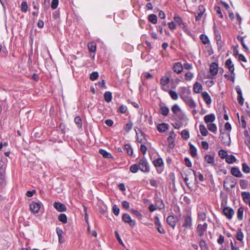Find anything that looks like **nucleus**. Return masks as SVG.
<instances>
[{"mask_svg":"<svg viewBox=\"0 0 250 250\" xmlns=\"http://www.w3.org/2000/svg\"><path fill=\"white\" fill-rule=\"evenodd\" d=\"M182 96V99L185 102L186 104L190 108H195L196 106L195 102L193 100L192 98L189 95L187 96Z\"/></svg>","mask_w":250,"mask_h":250,"instance_id":"2","label":"nucleus"},{"mask_svg":"<svg viewBox=\"0 0 250 250\" xmlns=\"http://www.w3.org/2000/svg\"><path fill=\"white\" fill-rule=\"evenodd\" d=\"M28 8V5L26 1H23L21 4V11L23 12H26Z\"/></svg>","mask_w":250,"mask_h":250,"instance_id":"56","label":"nucleus"},{"mask_svg":"<svg viewBox=\"0 0 250 250\" xmlns=\"http://www.w3.org/2000/svg\"><path fill=\"white\" fill-rule=\"evenodd\" d=\"M74 121L79 128H81L82 126V123L81 118L79 116H77L74 119Z\"/></svg>","mask_w":250,"mask_h":250,"instance_id":"49","label":"nucleus"},{"mask_svg":"<svg viewBox=\"0 0 250 250\" xmlns=\"http://www.w3.org/2000/svg\"><path fill=\"white\" fill-rule=\"evenodd\" d=\"M201 94L205 103L208 104H210L211 103V100L208 93L207 92H203Z\"/></svg>","mask_w":250,"mask_h":250,"instance_id":"23","label":"nucleus"},{"mask_svg":"<svg viewBox=\"0 0 250 250\" xmlns=\"http://www.w3.org/2000/svg\"><path fill=\"white\" fill-rule=\"evenodd\" d=\"M236 238L237 240L242 242L244 238V234L242 231V230L241 229H239L237 230L236 234Z\"/></svg>","mask_w":250,"mask_h":250,"instance_id":"30","label":"nucleus"},{"mask_svg":"<svg viewBox=\"0 0 250 250\" xmlns=\"http://www.w3.org/2000/svg\"><path fill=\"white\" fill-rule=\"evenodd\" d=\"M123 221L127 223L131 228H133L136 225V222L134 220H132L130 215L127 213H125L122 216Z\"/></svg>","mask_w":250,"mask_h":250,"instance_id":"7","label":"nucleus"},{"mask_svg":"<svg viewBox=\"0 0 250 250\" xmlns=\"http://www.w3.org/2000/svg\"><path fill=\"white\" fill-rule=\"evenodd\" d=\"M172 69L175 73L179 74L183 71V65L180 62H175L173 65Z\"/></svg>","mask_w":250,"mask_h":250,"instance_id":"12","label":"nucleus"},{"mask_svg":"<svg viewBox=\"0 0 250 250\" xmlns=\"http://www.w3.org/2000/svg\"><path fill=\"white\" fill-rule=\"evenodd\" d=\"M190 94V91L186 87H181L179 88V95L182 99V96H187Z\"/></svg>","mask_w":250,"mask_h":250,"instance_id":"18","label":"nucleus"},{"mask_svg":"<svg viewBox=\"0 0 250 250\" xmlns=\"http://www.w3.org/2000/svg\"><path fill=\"white\" fill-rule=\"evenodd\" d=\"M168 125L166 123H162L161 124H159L157 125V128L159 132H164L167 130L168 129Z\"/></svg>","mask_w":250,"mask_h":250,"instance_id":"21","label":"nucleus"},{"mask_svg":"<svg viewBox=\"0 0 250 250\" xmlns=\"http://www.w3.org/2000/svg\"><path fill=\"white\" fill-rule=\"evenodd\" d=\"M221 132V134L220 136V138L221 139V142L225 145L229 146L230 144V136L229 134H225L222 132V130H220Z\"/></svg>","mask_w":250,"mask_h":250,"instance_id":"8","label":"nucleus"},{"mask_svg":"<svg viewBox=\"0 0 250 250\" xmlns=\"http://www.w3.org/2000/svg\"><path fill=\"white\" fill-rule=\"evenodd\" d=\"M200 39L204 44H207L209 42L208 37L204 34H201L200 35Z\"/></svg>","mask_w":250,"mask_h":250,"instance_id":"42","label":"nucleus"},{"mask_svg":"<svg viewBox=\"0 0 250 250\" xmlns=\"http://www.w3.org/2000/svg\"><path fill=\"white\" fill-rule=\"evenodd\" d=\"M244 208L242 207H240L237 212V217L238 220H242L243 216Z\"/></svg>","mask_w":250,"mask_h":250,"instance_id":"38","label":"nucleus"},{"mask_svg":"<svg viewBox=\"0 0 250 250\" xmlns=\"http://www.w3.org/2000/svg\"><path fill=\"white\" fill-rule=\"evenodd\" d=\"M112 211L114 215L118 216L120 212V208L116 205H114L112 207Z\"/></svg>","mask_w":250,"mask_h":250,"instance_id":"61","label":"nucleus"},{"mask_svg":"<svg viewBox=\"0 0 250 250\" xmlns=\"http://www.w3.org/2000/svg\"><path fill=\"white\" fill-rule=\"evenodd\" d=\"M174 20L175 22L177 23L180 26L182 27H184L185 26L182 20L179 16H176L174 18Z\"/></svg>","mask_w":250,"mask_h":250,"instance_id":"43","label":"nucleus"},{"mask_svg":"<svg viewBox=\"0 0 250 250\" xmlns=\"http://www.w3.org/2000/svg\"><path fill=\"white\" fill-rule=\"evenodd\" d=\"M207 127L208 129L212 132L215 133L217 131V126L213 123L207 124Z\"/></svg>","mask_w":250,"mask_h":250,"instance_id":"36","label":"nucleus"},{"mask_svg":"<svg viewBox=\"0 0 250 250\" xmlns=\"http://www.w3.org/2000/svg\"><path fill=\"white\" fill-rule=\"evenodd\" d=\"M213 29H214V33L215 40H218L219 39H221V35H220L219 31L217 29V28L215 26H214Z\"/></svg>","mask_w":250,"mask_h":250,"instance_id":"48","label":"nucleus"},{"mask_svg":"<svg viewBox=\"0 0 250 250\" xmlns=\"http://www.w3.org/2000/svg\"><path fill=\"white\" fill-rule=\"evenodd\" d=\"M204 120L207 124H208L213 123L215 121V116L213 113H211L206 115L204 118Z\"/></svg>","mask_w":250,"mask_h":250,"instance_id":"17","label":"nucleus"},{"mask_svg":"<svg viewBox=\"0 0 250 250\" xmlns=\"http://www.w3.org/2000/svg\"><path fill=\"white\" fill-rule=\"evenodd\" d=\"M218 71V65L216 62H212L209 66V72L212 76H215Z\"/></svg>","mask_w":250,"mask_h":250,"instance_id":"11","label":"nucleus"},{"mask_svg":"<svg viewBox=\"0 0 250 250\" xmlns=\"http://www.w3.org/2000/svg\"><path fill=\"white\" fill-rule=\"evenodd\" d=\"M139 167L142 171L144 172H147L149 171L148 164L145 159H142L139 161Z\"/></svg>","mask_w":250,"mask_h":250,"instance_id":"5","label":"nucleus"},{"mask_svg":"<svg viewBox=\"0 0 250 250\" xmlns=\"http://www.w3.org/2000/svg\"><path fill=\"white\" fill-rule=\"evenodd\" d=\"M236 159L233 155H228L226 158V161L228 164H232L236 161Z\"/></svg>","mask_w":250,"mask_h":250,"instance_id":"31","label":"nucleus"},{"mask_svg":"<svg viewBox=\"0 0 250 250\" xmlns=\"http://www.w3.org/2000/svg\"><path fill=\"white\" fill-rule=\"evenodd\" d=\"M219 155L221 158H226L228 156L227 152L226 150L221 149L219 151Z\"/></svg>","mask_w":250,"mask_h":250,"instance_id":"58","label":"nucleus"},{"mask_svg":"<svg viewBox=\"0 0 250 250\" xmlns=\"http://www.w3.org/2000/svg\"><path fill=\"white\" fill-rule=\"evenodd\" d=\"M171 80H169L165 75L160 80V83L162 85V89L167 91V89L165 88V86L170 82Z\"/></svg>","mask_w":250,"mask_h":250,"instance_id":"19","label":"nucleus"},{"mask_svg":"<svg viewBox=\"0 0 250 250\" xmlns=\"http://www.w3.org/2000/svg\"><path fill=\"white\" fill-rule=\"evenodd\" d=\"M56 232L57 235L59 237V241L60 243H62L63 242V240H62L63 236H62V229H59V228H57Z\"/></svg>","mask_w":250,"mask_h":250,"instance_id":"34","label":"nucleus"},{"mask_svg":"<svg viewBox=\"0 0 250 250\" xmlns=\"http://www.w3.org/2000/svg\"><path fill=\"white\" fill-rule=\"evenodd\" d=\"M139 168V166H138L137 164H134V165H132L130 167V170L132 173H136L137 172Z\"/></svg>","mask_w":250,"mask_h":250,"instance_id":"57","label":"nucleus"},{"mask_svg":"<svg viewBox=\"0 0 250 250\" xmlns=\"http://www.w3.org/2000/svg\"><path fill=\"white\" fill-rule=\"evenodd\" d=\"M199 130L203 136H206L208 135V131L204 125H199Z\"/></svg>","mask_w":250,"mask_h":250,"instance_id":"37","label":"nucleus"},{"mask_svg":"<svg viewBox=\"0 0 250 250\" xmlns=\"http://www.w3.org/2000/svg\"><path fill=\"white\" fill-rule=\"evenodd\" d=\"M248 181H247L246 180H244V179L240 180V187L241 188H242V189L246 188L248 187Z\"/></svg>","mask_w":250,"mask_h":250,"instance_id":"46","label":"nucleus"},{"mask_svg":"<svg viewBox=\"0 0 250 250\" xmlns=\"http://www.w3.org/2000/svg\"><path fill=\"white\" fill-rule=\"evenodd\" d=\"M205 161L208 164L214 166L215 165L214 163V157L210 155H206L205 156Z\"/></svg>","mask_w":250,"mask_h":250,"instance_id":"25","label":"nucleus"},{"mask_svg":"<svg viewBox=\"0 0 250 250\" xmlns=\"http://www.w3.org/2000/svg\"><path fill=\"white\" fill-rule=\"evenodd\" d=\"M6 185L5 172L3 170H0V189H2Z\"/></svg>","mask_w":250,"mask_h":250,"instance_id":"9","label":"nucleus"},{"mask_svg":"<svg viewBox=\"0 0 250 250\" xmlns=\"http://www.w3.org/2000/svg\"><path fill=\"white\" fill-rule=\"evenodd\" d=\"M199 246L202 250H205L207 248L206 242L203 239H201L200 241Z\"/></svg>","mask_w":250,"mask_h":250,"instance_id":"63","label":"nucleus"},{"mask_svg":"<svg viewBox=\"0 0 250 250\" xmlns=\"http://www.w3.org/2000/svg\"><path fill=\"white\" fill-rule=\"evenodd\" d=\"M59 3V0H52L51 2V8L53 9H56Z\"/></svg>","mask_w":250,"mask_h":250,"instance_id":"64","label":"nucleus"},{"mask_svg":"<svg viewBox=\"0 0 250 250\" xmlns=\"http://www.w3.org/2000/svg\"><path fill=\"white\" fill-rule=\"evenodd\" d=\"M125 148L128 155H132L133 154V149L129 145H125Z\"/></svg>","mask_w":250,"mask_h":250,"instance_id":"51","label":"nucleus"},{"mask_svg":"<svg viewBox=\"0 0 250 250\" xmlns=\"http://www.w3.org/2000/svg\"><path fill=\"white\" fill-rule=\"evenodd\" d=\"M88 50L91 52H95L96 50V44L94 42H89L87 44Z\"/></svg>","mask_w":250,"mask_h":250,"instance_id":"39","label":"nucleus"},{"mask_svg":"<svg viewBox=\"0 0 250 250\" xmlns=\"http://www.w3.org/2000/svg\"><path fill=\"white\" fill-rule=\"evenodd\" d=\"M241 195L246 204H249L250 203V193L249 192H242Z\"/></svg>","mask_w":250,"mask_h":250,"instance_id":"22","label":"nucleus"},{"mask_svg":"<svg viewBox=\"0 0 250 250\" xmlns=\"http://www.w3.org/2000/svg\"><path fill=\"white\" fill-rule=\"evenodd\" d=\"M133 125V124L131 122H129L125 125V131L126 132H128L132 128Z\"/></svg>","mask_w":250,"mask_h":250,"instance_id":"60","label":"nucleus"},{"mask_svg":"<svg viewBox=\"0 0 250 250\" xmlns=\"http://www.w3.org/2000/svg\"><path fill=\"white\" fill-rule=\"evenodd\" d=\"M225 65L230 72V79L232 82L235 80V73H234V67L230 59H228L225 62Z\"/></svg>","mask_w":250,"mask_h":250,"instance_id":"1","label":"nucleus"},{"mask_svg":"<svg viewBox=\"0 0 250 250\" xmlns=\"http://www.w3.org/2000/svg\"><path fill=\"white\" fill-rule=\"evenodd\" d=\"M233 210L229 207H226L223 209V214L229 219H231L234 214Z\"/></svg>","mask_w":250,"mask_h":250,"instance_id":"10","label":"nucleus"},{"mask_svg":"<svg viewBox=\"0 0 250 250\" xmlns=\"http://www.w3.org/2000/svg\"><path fill=\"white\" fill-rule=\"evenodd\" d=\"M206 214L204 212H200L198 214V219L199 221H204L206 219Z\"/></svg>","mask_w":250,"mask_h":250,"instance_id":"45","label":"nucleus"},{"mask_svg":"<svg viewBox=\"0 0 250 250\" xmlns=\"http://www.w3.org/2000/svg\"><path fill=\"white\" fill-rule=\"evenodd\" d=\"M193 77V74L191 72L188 71L185 75V79L186 81H190Z\"/></svg>","mask_w":250,"mask_h":250,"instance_id":"47","label":"nucleus"},{"mask_svg":"<svg viewBox=\"0 0 250 250\" xmlns=\"http://www.w3.org/2000/svg\"><path fill=\"white\" fill-rule=\"evenodd\" d=\"M148 20L150 22L155 24L157 22V17L156 15L152 14L148 16Z\"/></svg>","mask_w":250,"mask_h":250,"instance_id":"33","label":"nucleus"},{"mask_svg":"<svg viewBox=\"0 0 250 250\" xmlns=\"http://www.w3.org/2000/svg\"><path fill=\"white\" fill-rule=\"evenodd\" d=\"M153 163L155 167H160L162 166L164 164L162 158H159L153 162Z\"/></svg>","mask_w":250,"mask_h":250,"instance_id":"35","label":"nucleus"},{"mask_svg":"<svg viewBox=\"0 0 250 250\" xmlns=\"http://www.w3.org/2000/svg\"><path fill=\"white\" fill-rule=\"evenodd\" d=\"M58 220L63 224H66L67 221V218L65 214L61 213L58 217Z\"/></svg>","mask_w":250,"mask_h":250,"instance_id":"40","label":"nucleus"},{"mask_svg":"<svg viewBox=\"0 0 250 250\" xmlns=\"http://www.w3.org/2000/svg\"><path fill=\"white\" fill-rule=\"evenodd\" d=\"M190 154L191 156L195 157L197 156V149L190 143H189Z\"/></svg>","mask_w":250,"mask_h":250,"instance_id":"26","label":"nucleus"},{"mask_svg":"<svg viewBox=\"0 0 250 250\" xmlns=\"http://www.w3.org/2000/svg\"><path fill=\"white\" fill-rule=\"evenodd\" d=\"M169 80H171V78H174L176 76L175 73L171 71H167L165 75Z\"/></svg>","mask_w":250,"mask_h":250,"instance_id":"53","label":"nucleus"},{"mask_svg":"<svg viewBox=\"0 0 250 250\" xmlns=\"http://www.w3.org/2000/svg\"><path fill=\"white\" fill-rule=\"evenodd\" d=\"M242 170L246 173H249L250 172V168L246 163L242 164Z\"/></svg>","mask_w":250,"mask_h":250,"instance_id":"52","label":"nucleus"},{"mask_svg":"<svg viewBox=\"0 0 250 250\" xmlns=\"http://www.w3.org/2000/svg\"><path fill=\"white\" fill-rule=\"evenodd\" d=\"M171 110L172 112L177 116V117L181 120H184L185 118V115L180 113L181 111L180 107L177 104H174L171 107Z\"/></svg>","mask_w":250,"mask_h":250,"instance_id":"6","label":"nucleus"},{"mask_svg":"<svg viewBox=\"0 0 250 250\" xmlns=\"http://www.w3.org/2000/svg\"><path fill=\"white\" fill-rule=\"evenodd\" d=\"M53 206L55 209L59 212H63L66 210L65 206L60 202H55Z\"/></svg>","mask_w":250,"mask_h":250,"instance_id":"15","label":"nucleus"},{"mask_svg":"<svg viewBox=\"0 0 250 250\" xmlns=\"http://www.w3.org/2000/svg\"><path fill=\"white\" fill-rule=\"evenodd\" d=\"M193 89L195 93H199L202 90L203 87L201 83L196 82L193 85Z\"/></svg>","mask_w":250,"mask_h":250,"instance_id":"24","label":"nucleus"},{"mask_svg":"<svg viewBox=\"0 0 250 250\" xmlns=\"http://www.w3.org/2000/svg\"><path fill=\"white\" fill-rule=\"evenodd\" d=\"M206 9L204 6L202 5H200L198 6V10H197V15L195 16V20L196 21L200 20L201 17L204 14Z\"/></svg>","mask_w":250,"mask_h":250,"instance_id":"13","label":"nucleus"},{"mask_svg":"<svg viewBox=\"0 0 250 250\" xmlns=\"http://www.w3.org/2000/svg\"><path fill=\"white\" fill-rule=\"evenodd\" d=\"M184 223L183 227L186 229H191L192 226V220L190 215L187 214L183 216Z\"/></svg>","mask_w":250,"mask_h":250,"instance_id":"4","label":"nucleus"},{"mask_svg":"<svg viewBox=\"0 0 250 250\" xmlns=\"http://www.w3.org/2000/svg\"><path fill=\"white\" fill-rule=\"evenodd\" d=\"M182 138L185 140H187L189 137L188 132L185 129L181 132Z\"/></svg>","mask_w":250,"mask_h":250,"instance_id":"50","label":"nucleus"},{"mask_svg":"<svg viewBox=\"0 0 250 250\" xmlns=\"http://www.w3.org/2000/svg\"><path fill=\"white\" fill-rule=\"evenodd\" d=\"M176 221L177 219L173 215H169L167 219V224L173 229L175 227Z\"/></svg>","mask_w":250,"mask_h":250,"instance_id":"16","label":"nucleus"},{"mask_svg":"<svg viewBox=\"0 0 250 250\" xmlns=\"http://www.w3.org/2000/svg\"><path fill=\"white\" fill-rule=\"evenodd\" d=\"M169 94L173 100H176L178 99V95L175 91L170 90L169 91Z\"/></svg>","mask_w":250,"mask_h":250,"instance_id":"54","label":"nucleus"},{"mask_svg":"<svg viewBox=\"0 0 250 250\" xmlns=\"http://www.w3.org/2000/svg\"><path fill=\"white\" fill-rule=\"evenodd\" d=\"M127 111V107L126 106L122 105H121L118 109V111L121 113H125Z\"/></svg>","mask_w":250,"mask_h":250,"instance_id":"62","label":"nucleus"},{"mask_svg":"<svg viewBox=\"0 0 250 250\" xmlns=\"http://www.w3.org/2000/svg\"><path fill=\"white\" fill-rule=\"evenodd\" d=\"M104 100L107 102L109 103L112 100V93L111 92L109 91H106L104 93Z\"/></svg>","mask_w":250,"mask_h":250,"instance_id":"28","label":"nucleus"},{"mask_svg":"<svg viewBox=\"0 0 250 250\" xmlns=\"http://www.w3.org/2000/svg\"><path fill=\"white\" fill-rule=\"evenodd\" d=\"M99 77V74L97 72H93L90 74V79L91 81L96 80Z\"/></svg>","mask_w":250,"mask_h":250,"instance_id":"55","label":"nucleus"},{"mask_svg":"<svg viewBox=\"0 0 250 250\" xmlns=\"http://www.w3.org/2000/svg\"><path fill=\"white\" fill-rule=\"evenodd\" d=\"M167 141L168 142V147L172 148L174 147V138L172 135H170L167 138Z\"/></svg>","mask_w":250,"mask_h":250,"instance_id":"41","label":"nucleus"},{"mask_svg":"<svg viewBox=\"0 0 250 250\" xmlns=\"http://www.w3.org/2000/svg\"><path fill=\"white\" fill-rule=\"evenodd\" d=\"M41 208V204L40 203L32 202L30 205V210L34 213L39 212Z\"/></svg>","mask_w":250,"mask_h":250,"instance_id":"14","label":"nucleus"},{"mask_svg":"<svg viewBox=\"0 0 250 250\" xmlns=\"http://www.w3.org/2000/svg\"><path fill=\"white\" fill-rule=\"evenodd\" d=\"M160 112L164 116H167L169 112V108L166 106H162L160 107Z\"/></svg>","mask_w":250,"mask_h":250,"instance_id":"27","label":"nucleus"},{"mask_svg":"<svg viewBox=\"0 0 250 250\" xmlns=\"http://www.w3.org/2000/svg\"><path fill=\"white\" fill-rule=\"evenodd\" d=\"M231 174L236 177H242L243 175L238 167H233L230 170Z\"/></svg>","mask_w":250,"mask_h":250,"instance_id":"20","label":"nucleus"},{"mask_svg":"<svg viewBox=\"0 0 250 250\" xmlns=\"http://www.w3.org/2000/svg\"><path fill=\"white\" fill-rule=\"evenodd\" d=\"M99 151V153L103 156V157L105 158H112L111 154L104 149H100Z\"/></svg>","mask_w":250,"mask_h":250,"instance_id":"29","label":"nucleus"},{"mask_svg":"<svg viewBox=\"0 0 250 250\" xmlns=\"http://www.w3.org/2000/svg\"><path fill=\"white\" fill-rule=\"evenodd\" d=\"M193 173H194V175L195 178L196 177H198L199 181L202 182L204 180V176L202 174H201L199 172L198 173H197L196 172V171H193Z\"/></svg>","mask_w":250,"mask_h":250,"instance_id":"59","label":"nucleus"},{"mask_svg":"<svg viewBox=\"0 0 250 250\" xmlns=\"http://www.w3.org/2000/svg\"><path fill=\"white\" fill-rule=\"evenodd\" d=\"M208 228V224L204 223L203 224H199L196 227V231L199 236H203L206 232Z\"/></svg>","mask_w":250,"mask_h":250,"instance_id":"3","label":"nucleus"},{"mask_svg":"<svg viewBox=\"0 0 250 250\" xmlns=\"http://www.w3.org/2000/svg\"><path fill=\"white\" fill-rule=\"evenodd\" d=\"M130 212H131L134 215H135L139 219L141 220L142 218V214L138 210H135L133 208L130 209Z\"/></svg>","mask_w":250,"mask_h":250,"instance_id":"44","label":"nucleus"},{"mask_svg":"<svg viewBox=\"0 0 250 250\" xmlns=\"http://www.w3.org/2000/svg\"><path fill=\"white\" fill-rule=\"evenodd\" d=\"M237 39L238 41H239L241 42V44L242 45V46L245 48L246 51L247 52H250L249 49L247 46L245 44L244 42V37H241L240 36H238L237 37Z\"/></svg>","mask_w":250,"mask_h":250,"instance_id":"32","label":"nucleus"}]
</instances>
